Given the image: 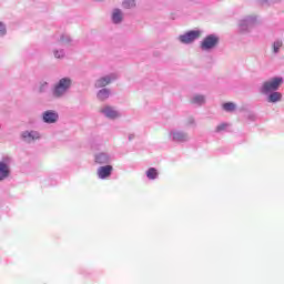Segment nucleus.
I'll return each instance as SVG.
<instances>
[{"label": "nucleus", "instance_id": "f257e3e1", "mask_svg": "<svg viewBox=\"0 0 284 284\" xmlns=\"http://www.w3.org/2000/svg\"><path fill=\"white\" fill-rule=\"evenodd\" d=\"M281 85H283V78H273L263 83L261 92L262 94H270V92H276Z\"/></svg>", "mask_w": 284, "mask_h": 284}, {"label": "nucleus", "instance_id": "f03ea898", "mask_svg": "<svg viewBox=\"0 0 284 284\" xmlns=\"http://www.w3.org/2000/svg\"><path fill=\"white\" fill-rule=\"evenodd\" d=\"M71 83L72 81L68 78L61 79L53 91L54 97H62V94H65Z\"/></svg>", "mask_w": 284, "mask_h": 284}, {"label": "nucleus", "instance_id": "7ed1b4c3", "mask_svg": "<svg viewBox=\"0 0 284 284\" xmlns=\"http://www.w3.org/2000/svg\"><path fill=\"white\" fill-rule=\"evenodd\" d=\"M219 45V37L214 34H210L204 38V40L201 43V48L203 50H212Z\"/></svg>", "mask_w": 284, "mask_h": 284}, {"label": "nucleus", "instance_id": "20e7f679", "mask_svg": "<svg viewBox=\"0 0 284 284\" xmlns=\"http://www.w3.org/2000/svg\"><path fill=\"white\" fill-rule=\"evenodd\" d=\"M201 37V31H189L187 33L180 36L181 43H192Z\"/></svg>", "mask_w": 284, "mask_h": 284}, {"label": "nucleus", "instance_id": "39448f33", "mask_svg": "<svg viewBox=\"0 0 284 284\" xmlns=\"http://www.w3.org/2000/svg\"><path fill=\"white\" fill-rule=\"evenodd\" d=\"M42 119L44 123H57V121H59V113L55 111H45Z\"/></svg>", "mask_w": 284, "mask_h": 284}, {"label": "nucleus", "instance_id": "423d86ee", "mask_svg": "<svg viewBox=\"0 0 284 284\" xmlns=\"http://www.w3.org/2000/svg\"><path fill=\"white\" fill-rule=\"evenodd\" d=\"M115 79H116V75H106V77L100 78L95 82V88H105V85H110V83H112V81H114Z\"/></svg>", "mask_w": 284, "mask_h": 284}, {"label": "nucleus", "instance_id": "0eeeda50", "mask_svg": "<svg viewBox=\"0 0 284 284\" xmlns=\"http://www.w3.org/2000/svg\"><path fill=\"white\" fill-rule=\"evenodd\" d=\"M112 165H105V166H100L98 169V176L99 179H108L112 174Z\"/></svg>", "mask_w": 284, "mask_h": 284}, {"label": "nucleus", "instance_id": "6e6552de", "mask_svg": "<svg viewBox=\"0 0 284 284\" xmlns=\"http://www.w3.org/2000/svg\"><path fill=\"white\" fill-rule=\"evenodd\" d=\"M22 139L27 141V143H32V141H37L38 139H41V135H39V132L37 131H24L22 133Z\"/></svg>", "mask_w": 284, "mask_h": 284}, {"label": "nucleus", "instance_id": "1a4fd4ad", "mask_svg": "<svg viewBox=\"0 0 284 284\" xmlns=\"http://www.w3.org/2000/svg\"><path fill=\"white\" fill-rule=\"evenodd\" d=\"M100 112L108 119H119V112H116V110H114L112 106H104L100 110Z\"/></svg>", "mask_w": 284, "mask_h": 284}, {"label": "nucleus", "instance_id": "9d476101", "mask_svg": "<svg viewBox=\"0 0 284 284\" xmlns=\"http://www.w3.org/2000/svg\"><path fill=\"white\" fill-rule=\"evenodd\" d=\"M10 174V169L6 163H0V181H3V179H8Z\"/></svg>", "mask_w": 284, "mask_h": 284}, {"label": "nucleus", "instance_id": "9b49d317", "mask_svg": "<svg viewBox=\"0 0 284 284\" xmlns=\"http://www.w3.org/2000/svg\"><path fill=\"white\" fill-rule=\"evenodd\" d=\"M112 21L113 23H121V21H123V13L120 9H114L112 14Z\"/></svg>", "mask_w": 284, "mask_h": 284}, {"label": "nucleus", "instance_id": "f8f14e48", "mask_svg": "<svg viewBox=\"0 0 284 284\" xmlns=\"http://www.w3.org/2000/svg\"><path fill=\"white\" fill-rule=\"evenodd\" d=\"M283 99V94L281 92H273L268 95L270 103H276Z\"/></svg>", "mask_w": 284, "mask_h": 284}, {"label": "nucleus", "instance_id": "ddd939ff", "mask_svg": "<svg viewBox=\"0 0 284 284\" xmlns=\"http://www.w3.org/2000/svg\"><path fill=\"white\" fill-rule=\"evenodd\" d=\"M98 99L100 101H105V99H110V90L102 89L98 92Z\"/></svg>", "mask_w": 284, "mask_h": 284}, {"label": "nucleus", "instance_id": "4468645a", "mask_svg": "<svg viewBox=\"0 0 284 284\" xmlns=\"http://www.w3.org/2000/svg\"><path fill=\"white\" fill-rule=\"evenodd\" d=\"M146 176L148 179H150L151 181H154V179H156V176H159V171H156L155 168H150L146 171Z\"/></svg>", "mask_w": 284, "mask_h": 284}, {"label": "nucleus", "instance_id": "2eb2a0df", "mask_svg": "<svg viewBox=\"0 0 284 284\" xmlns=\"http://www.w3.org/2000/svg\"><path fill=\"white\" fill-rule=\"evenodd\" d=\"M223 110H225L226 112H234L236 110V104L232 102L224 103Z\"/></svg>", "mask_w": 284, "mask_h": 284}, {"label": "nucleus", "instance_id": "dca6fc26", "mask_svg": "<svg viewBox=\"0 0 284 284\" xmlns=\"http://www.w3.org/2000/svg\"><path fill=\"white\" fill-rule=\"evenodd\" d=\"M122 6L126 10H130V8H134V6H136V2L134 0H124Z\"/></svg>", "mask_w": 284, "mask_h": 284}, {"label": "nucleus", "instance_id": "f3484780", "mask_svg": "<svg viewBox=\"0 0 284 284\" xmlns=\"http://www.w3.org/2000/svg\"><path fill=\"white\" fill-rule=\"evenodd\" d=\"M174 141H185L187 139V135L185 133L176 132L173 134Z\"/></svg>", "mask_w": 284, "mask_h": 284}, {"label": "nucleus", "instance_id": "a211bd4d", "mask_svg": "<svg viewBox=\"0 0 284 284\" xmlns=\"http://www.w3.org/2000/svg\"><path fill=\"white\" fill-rule=\"evenodd\" d=\"M281 48H283V41L277 40L273 43V52L275 54L278 52V50H281Z\"/></svg>", "mask_w": 284, "mask_h": 284}, {"label": "nucleus", "instance_id": "6ab92c4d", "mask_svg": "<svg viewBox=\"0 0 284 284\" xmlns=\"http://www.w3.org/2000/svg\"><path fill=\"white\" fill-rule=\"evenodd\" d=\"M193 103H205V98L203 95H196L193 98Z\"/></svg>", "mask_w": 284, "mask_h": 284}, {"label": "nucleus", "instance_id": "aec40b11", "mask_svg": "<svg viewBox=\"0 0 284 284\" xmlns=\"http://www.w3.org/2000/svg\"><path fill=\"white\" fill-rule=\"evenodd\" d=\"M227 123H222L216 126L215 132H223V130H227Z\"/></svg>", "mask_w": 284, "mask_h": 284}, {"label": "nucleus", "instance_id": "412c9836", "mask_svg": "<svg viewBox=\"0 0 284 284\" xmlns=\"http://www.w3.org/2000/svg\"><path fill=\"white\" fill-rule=\"evenodd\" d=\"M0 34H6V24L3 22H0Z\"/></svg>", "mask_w": 284, "mask_h": 284}, {"label": "nucleus", "instance_id": "4be33fe9", "mask_svg": "<svg viewBox=\"0 0 284 284\" xmlns=\"http://www.w3.org/2000/svg\"><path fill=\"white\" fill-rule=\"evenodd\" d=\"M54 57H55V59H62V57H63V51H55V52H54Z\"/></svg>", "mask_w": 284, "mask_h": 284}, {"label": "nucleus", "instance_id": "5701e85b", "mask_svg": "<svg viewBox=\"0 0 284 284\" xmlns=\"http://www.w3.org/2000/svg\"><path fill=\"white\" fill-rule=\"evenodd\" d=\"M101 159H105V156H104L103 154H100V155H98V156L95 158V161H97L98 163H103V161H101Z\"/></svg>", "mask_w": 284, "mask_h": 284}, {"label": "nucleus", "instance_id": "b1692460", "mask_svg": "<svg viewBox=\"0 0 284 284\" xmlns=\"http://www.w3.org/2000/svg\"><path fill=\"white\" fill-rule=\"evenodd\" d=\"M263 1H267V0H263Z\"/></svg>", "mask_w": 284, "mask_h": 284}]
</instances>
